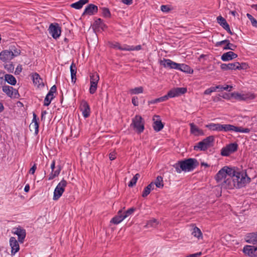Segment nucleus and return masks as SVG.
I'll return each mask as SVG.
<instances>
[{"label":"nucleus","mask_w":257,"mask_h":257,"mask_svg":"<svg viewBox=\"0 0 257 257\" xmlns=\"http://www.w3.org/2000/svg\"><path fill=\"white\" fill-rule=\"evenodd\" d=\"M233 178L226 179V189H231L234 188H241L246 184L250 183L251 179L248 176L246 170L240 171Z\"/></svg>","instance_id":"obj_1"},{"label":"nucleus","mask_w":257,"mask_h":257,"mask_svg":"<svg viewBox=\"0 0 257 257\" xmlns=\"http://www.w3.org/2000/svg\"><path fill=\"white\" fill-rule=\"evenodd\" d=\"M199 165V162L196 159L189 158L185 160L179 161L173 166L177 173H180L182 171L190 172L193 171Z\"/></svg>","instance_id":"obj_2"},{"label":"nucleus","mask_w":257,"mask_h":257,"mask_svg":"<svg viewBox=\"0 0 257 257\" xmlns=\"http://www.w3.org/2000/svg\"><path fill=\"white\" fill-rule=\"evenodd\" d=\"M186 87H176L171 89L168 93L161 97L158 98V103L167 100L169 98H173L180 96L187 92Z\"/></svg>","instance_id":"obj_3"},{"label":"nucleus","mask_w":257,"mask_h":257,"mask_svg":"<svg viewBox=\"0 0 257 257\" xmlns=\"http://www.w3.org/2000/svg\"><path fill=\"white\" fill-rule=\"evenodd\" d=\"M254 98L255 95L251 93L242 94L237 92L226 93V99L247 100L253 99Z\"/></svg>","instance_id":"obj_4"},{"label":"nucleus","mask_w":257,"mask_h":257,"mask_svg":"<svg viewBox=\"0 0 257 257\" xmlns=\"http://www.w3.org/2000/svg\"><path fill=\"white\" fill-rule=\"evenodd\" d=\"M214 141V137L213 136H210L197 143V145L194 147V150L195 151L199 150L200 151H205L212 146Z\"/></svg>","instance_id":"obj_5"},{"label":"nucleus","mask_w":257,"mask_h":257,"mask_svg":"<svg viewBox=\"0 0 257 257\" xmlns=\"http://www.w3.org/2000/svg\"><path fill=\"white\" fill-rule=\"evenodd\" d=\"M144 124L145 122L142 117L139 115H136L132 119L131 125L136 130L138 134H141L145 129Z\"/></svg>","instance_id":"obj_6"},{"label":"nucleus","mask_w":257,"mask_h":257,"mask_svg":"<svg viewBox=\"0 0 257 257\" xmlns=\"http://www.w3.org/2000/svg\"><path fill=\"white\" fill-rule=\"evenodd\" d=\"M67 182L64 179H62L58 183L54 191L53 200H57L62 196L65 191V188L67 186Z\"/></svg>","instance_id":"obj_7"},{"label":"nucleus","mask_w":257,"mask_h":257,"mask_svg":"<svg viewBox=\"0 0 257 257\" xmlns=\"http://www.w3.org/2000/svg\"><path fill=\"white\" fill-rule=\"evenodd\" d=\"M2 90L8 96L11 98H19L20 97L18 90L12 86L6 85H3Z\"/></svg>","instance_id":"obj_8"},{"label":"nucleus","mask_w":257,"mask_h":257,"mask_svg":"<svg viewBox=\"0 0 257 257\" xmlns=\"http://www.w3.org/2000/svg\"><path fill=\"white\" fill-rule=\"evenodd\" d=\"M48 30L50 34L55 39L58 38L61 33V28L58 23L51 24Z\"/></svg>","instance_id":"obj_9"},{"label":"nucleus","mask_w":257,"mask_h":257,"mask_svg":"<svg viewBox=\"0 0 257 257\" xmlns=\"http://www.w3.org/2000/svg\"><path fill=\"white\" fill-rule=\"evenodd\" d=\"M57 91V87L55 85L51 87L49 92L47 94L44 99V105L49 106L51 103V100L54 98V93H56Z\"/></svg>","instance_id":"obj_10"},{"label":"nucleus","mask_w":257,"mask_h":257,"mask_svg":"<svg viewBox=\"0 0 257 257\" xmlns=\"http://www.w3.org/2000/svg\"><path fill=\"white\" fill-rule=\"evenodd\" d=\"M243 252L250 257H257V246L246 245L244 246Z\"/></svg>","instance_id":"obj_11"},{"label":"nucleus","mask_w":257,"mask_h":257,"mask_svg":"<svg viewBox=\"0 0 257 257\" xmlns=\"http://www.w3.org/2000/svg\"><path fill=\"white\" fill-rule=\"evenodd\" d=\"M80 109L82 111L83 116L85 118H87L90 115V106L87 102L85 100H83L81 101L80 105Z\"/></svg>","instance_id":"obj_12"},{"label":"nucleus","mask_w":257,"mask_h":257,"mask_svg":"<svg viewBox=\"0 0 257 257\" xmlns=\"http://www.w3.org/2000/svg\"><path fill=\"white\" fill-rule=\"evenodd\" d=\"M153 119L154 120L153 124L154 130L157 132L161 131L163 128L164 124L162 122L160 116L155 115Z\"/></svg>","instance_id":"obj_13"},{"label":"nucleus","mask_w":257,"mask_h":257,"mask_svg":"<svg viewBox=\"0 0 257 257\" xmlns=\"http://www.w3.org/2000/svg\"><path fill=\"white\" fill-rule=\"evenodd\" d=\"M15 231L13 232L18 236V240L20 243H23L26 235L25 229L19 227L14 229Z\"/></svg>","instance_id":"obj_14"},{"label":"nucleus","mask_w":257,"mask_h":257,"mask_svg":"<svg viewBox=\"0 0 257 257\" xmlns=\"http://www.w3.org/2000/svg\"><path fill=\"white\" fill-rule=\"evenodd\" d=\"M9 50H5L2 51L0 53V59L5 62H9L13 59V54Z\"/></svg>","instance_id":"obj_15"},{"label":"nucleus","mask_w":257,"mask_h":257,"mask_svg":"<svg viewBox=\"0 0 257 257\" xmlns=\"http://www.w3.org/2000/svg\"><path fill=\"white\" fill-rule=\"evenodd\" d=\"M238 145L236 142L230 143L226 145V157L236 152L238 150Z\"/></svg>","instance_id":"obj_16"},{"label":"nucleus","mask_w":257,"mask_h":257,"mask_svg":"<svg viewBox=\"0 0 257 257\" xmlns=\"http://www.w3.org/2000/svg\"><path fill=\"white\" fill-rule=\"evenodd\" d=\"M160 64L166 68H169L170 69H176L177 68L178 63L172 61L170 59H167L164 58L163 60H161Z\"/></svg>","instance_id":"obj_17"},{"label":"nucleus","mask_w":257,"mask_h":257,"mask_svg":"<svg viewBox=\"0 0 257 257\" xmlns=\"http://www.w3.org/2000/svg\"><path fill=\"white\" fill-rule=\"evenodd\" d=\"M10 244L12 248L11 254L12 255H14L20 249L19 244L16 238L14 237H11L10 238Z\"/></svg>","instance_id":"obj_18"},{"label":"nucleus","mask_w":257,"mask_h":257,"mask_svg":"<svg viewBox=\"0 0 257 257\" xmlns=\"http://www.w3.org/2000/svg\"><path fill=\"white\" fill-rule=\"evenodd\" d=\"M98 12V7L96 5L93 4H89L85 8L83 13L82 14V16L85 15L86 14H88L89 15H93Z\"/></svg>","instance_id":"obj_19"},{"label":"nucleus","mask_w":257,"mask_h":257,"mask_svg":"<svg viewBox=\"0 0 257 257\" xmlns=\"http://www.w3.org/2000/svg\"><path fill=\"white\" fill-rule=\"evenodd\" d=\"M239 170L236 167L226 166V179L228 178H233L235 174H238L237 172Z\"/></svg>","instance_id":"obj_20"},{"label":"nucleus","mask_w":257,"mask_h":257,"mask_svg":"<svg viewBox=\"0 0 257 257\" xmlns=\"http://www.w3.org/2000/svg\"><path fill=\"white\" fill-rule=\"evenodd\" d=\"M33 120L32 122L30 124L29 127L30 131H32V127H34V133L35 135H37L39 133V124L38 122L39 118H37V116L35 113H33Z\"/></svg>","instance_id":"obj_21"},{"label":"nucleus","mask_w":257,"mask_h":257,"mask_svg":"<svg viewBox=\"0 0 257 257\" xmlns=\"http://www.w3.org/2000/svg\"><path fill=\"white\" fill-rule=\"evenodd\" d=\"M124 219L123 214H122V210H120L118 211L117 215L111 219L110 222L114 224H118Z\"/></svg>","instance_id":"obj_22"},{"label":"nucleus","mask_w":257,"mask_h":257,"mask_svg":"<svg viewBox=\"0 0 257 257\" xmlns=\"http://www.w3.org/2000/svg\"><path fill=\"white\" fill-rule=\"evenodd\" d=\"M190 132L192 134L196 136H203L204 133L203 131L199 129L194 123H190Z\"/></svg>","instance_id":"obj_23"},{"label":"nucleus","mask_w":257,"mask_h":257,"mask_svg":"<svg viewBox=\"0 0 257 257\" xmlns=\"http://www.w3.org/2000/svg\"><path fill=\"white\" fill-rule=\"evenodd\" d=\"M225 90V87L222 85H217L211 87L205 90L204 94L206 95H210L213 92H219Z\"/></svg>","instance_id":"obj_24"},{"label":"nucleus","mask_w":257,"mask_h":257,"mask_svg":"<svg viewBox=\"0 0 257 257\" xmlns=\"http://www.w3.org/2000/svg\"><path fill=\"white\" fill-rule=\"evenodd\" d=\"M177 68H176L177 70H179L188 74H192L193 73V70L189 66L185 64L178 63Z\"/></svg>","instance_id":"obj_25"},{"label":"nucleus","mask_w":257,"mask_h":257,"mask_svg":"<svg viewBox=\"0 0 257 257\" xmlns=\"http://www.w3.org/2000/svg\"><path fill=\"white\" fill-rule=\"evenodd\" d=\"M206 127L212 131H221L224 130L225 131V125L224 124H215V123H210L206 125Z\"/></svg>","instance_id":"obj_26"},{"label":"nucleus","mask_w":257,"mask_h":257,"mask_svg":"<svg viewBox=\"0 0 257 257\" xmlns=\"http://www.w3.org/2000/svg\"><path fill=\"white\" fill-rule=\"evenodd\" d=\"M256 232L249 233L246 235V236L245 237V240L247 242H248L249 243H252L253 244H255V240H256Z\"/></svg>","instance_id":"obj_27"},{"label":"nucleus","mask_w":257,"mask_h":257,"mask_svg":"<svg viewBox=\"0 0 257 257\" xmlns=\"http://www.w3.org/2000/svg\"><path fill=\"white\" fill-rule=\"evenodd\" d=\"M70 72L71 76V82L74 84L76 80V74L77 72V67L74 62H72L70 66Z\"/></svg>","instance_id":"obj_28"},{"label":"nucleus","mask_w":257,"mask_h":257,"mask_svg":"<svg viewBox=\"0 0 257 257\" xmlns=\"http://www.w3.org/2000/svg\"><path fill=\"white\" fill-rule=\"evenodd\" d=\"M5 77V84H6V82H7L9 84L11 85H15L17 83V80L16 78L11 74H5L4 75Z\"/></svg>","instance_id":"obj_29"},{"label":"nucleus","mask_w":257,"mask_h":257,"mask_svg":"<svg viewBox=\"0 0 257 257\" xmlns=\"http://www.w3.org/2000/svg\"><path fill=\"white\" fill-rule=\"evenodd\" d=\"M89 0H79V1L73 3L70 5V7L72 8H74L77 10H79L82 8L83 5L88 3Z\"/></svg>","instance_id":"obj_30"},{"label":"nucleus","mask_w":257,"mask_h":257,"mask_svg":"<svg viewBox=\"0 0 257 257\" xmlns=\"http://www.w3.org/2000/svg\"><path fill=\"white\" fill-rule=\"evenodd\" d=\"M94 27L95 29L100 28L101 29L104 30L105 28H107L106 25L103 22V21L100 18H98L95 20Z\"/></svg>","instance_id":"obj_31"},{"label":"nucleus","mask_w":257,"mask_h":257,"mask_svg":"<svg viewBox=\"0 0 257 257\" xmlns=\"http://www.w3.org/2000/svg\"><path fill=\"white\" fill-rule=\"evenodd\" d=\"M224 177H225V166L216 174L215 179L217 182H219Z\"/></svg>","instance_id":"obj_32"},{"label":"nucleus","mask_w":257,"mask_h":257,"mask_svg":"<svg viewBox=\"0 0 257 257\" xmlns=\"http://www.w3.org/2000/svg\"><path fill=\"white\" fill-rule=\"evenodd\" d=\"M56 168L57 169L56 170H55L54 172L52 171L50 174L49 175L48 180H51L56 177L58 176L61 170V167L60 165H59L57 166Z\"/></svg>","instance_id":"obj_33"},{"label":"nucleus","mask_w":257,"mask_h":257,"mask_svg":"<svg viewBox=\"0 0 257 257\" xmlns=\"http://www.w3.org/2000/svg\"><path fill=\"white\" fill-rule=\"evenodd\" d=\"M32 77L34 83H35L36 85H37L38 86H40L41 84L43 83L42 79L41 78L40 75L38 73H34L32 75Z\"/></svg>","instance_id":"obj_34"},{"label":"nucleus","mask_w":257,"mask_h":257,"mask_svg":"<svg viewBox=\"0 0 257 257\" xmlns=\"http://www.w3.org/2000/svg\"><path fill=\"white\" fill-rule=\"evenodd\" d=\"M154 183L155 186L158 188H162L164 186L163 178L160 176H158L157 177L155 182Z\"/></svg>","instance_id":"obj_35"},{"label":"nucleus","mask_w":257,"mask_h":257,"mask_svg":"<svg viewBox=\"0 0 257 257\" xmlns=\"http://www.w3.org/2000/svg\"><path fill=\"white\" fill-rule=\"evenodd\" d=\"M192 234L197 237V238L199 239L200 238H202V232L199 228H198L197 227H195L193 228V231L192 232Z\"/></svg>","instance_id":"obj_36"},{"label":"nucleus","mask_w":257,"mask_h":257,"mask_svg":"<svg viewBox=\"0 0 257 257\" xmlns=\"http://www.w3.org/2000/svg\"><path fill=\"white\" fill-rule=\"evenodd\" d=\"M237 57V55L232 51L226 52V61L234 59Z\"/></svg>","instance_id":"obj_37"},{"label":"nucleus","mask_w":257,"mask_h":257,"mask_svg":"<svg viewBox=\"0 0 257 257\" xmlns=\"http://www.w3.org/2000/svg\"><path fill=\"white\" fill-rule=\"evenodd\" d=\"M144 89L142 86L136 87L133 89H131L130 90V93L131 94H138L140 93H142L143 92Z\"/></svg>","instance_id":"obj_38"},{"label":"nucleus","mask_w":257,"mask_h":257,"mask_svg":"<svg viewBox=\"0 0 257 257\" xmlns=\"http://www.w3.org/2000/svg\"><path fill=\"white\" fill-rule=\"evenodd\" d=\"M238 66H239V62H237L226 64V70H236Z\"/></svg>","instance_id":"obj_39"},{"label":"nucleus","mask_w":257,"mask_h":257,"mask_svg":"<svg viewBox=\"0 0 257 257\" xmlns=\"http://www.w3.org/2000/svg\"><path fill=\"white\" fill-rule=\"evenodd\" d=\"M102 16L105 18H109L111 17V13L109 10L106 8H101Z\"/></svg>","instance_id":"obj_40"},{"label":"nucleus","mask_w":257,"mask_h":257,"mask_svg":"<svg viewBox=\"0 0 257 257\" xmlns=\"http://www.w3.org/2000/svg\"><path fill=\"white\" fill-rule=\"evenodd\" d=\"M4 67L9 73H13L14 70V65L12 62L4 64Z\"/></svg>","instance_id":"obj_41"},{"label":"nucleus","mask_w":257,"mask_h":257,"mask_svg":"<svg viewBox=\"0 0 257 257\" xmlns=\"http://www.w3.org/2000/svg\"><path fill=\"white\" fill-rule=\"evenodd\" d=\"M236 48V46L231 43L229 38L226 39V50H234Z\"/></svg>","instance_id":"obj_42"},{"label":"nucleus","mask_w":257,"mask_h":257,"mask_svg":"<svg viewBox=\"0 0 257 257\" xmlns=\"http://www.w3.org/2000/svg\"><path fill=\"white\" fill-rule=\"evenodd\" d=\"M9 50L10 52H12L11 53L13 54V58L18 56L20 54V50L19 49H17L14 46H11Z\"/></svg>","instance_id":"obj_43"},{"label":"nucleus","mask_w":257,"mask_h":257,"mask_svg":"<svg viewBox=\"0 0 257 257\" xmlns=\"http://www.w3.org/2000/svg\"><path fill=\"white\" fill-rule=\"evenodd\" d=\"M90 82L98 83L99 80V75L96 73H92L90 76Z\"/></svg>","instance_id":"obj_44"},{"label":"nucleus","mask_w":257,"mask_h":257,"mask_svg":"<svg viewBox=\"0 0 257 257\" xmlns=\"http://www.w3.org/2000/svg\"><path fill=\"white\" fill-rule=\"evenodd\" d=\"M98 83L90 82V86L89 87V91L91 94L95 93L97 88Z\"/></svg>","instance_id":"obj_45"},{"label":"nucleus","mask_w":257,"mask_h":257,"mask_svg":"<svg viewBox=\"0 0 257 257\" xmlns=\"http://www.w3.org/2000/svg\"><path fill=\"white\" fill-rule=\"evenodd\" d=\"M159 221L157 219H153L148 221L146 226L148 227H156Z\"/></svg>","instance_id":"obj_46"},{"label":"nucleus","mask_w":257,"mask_h":257,"mask_svg":"<svg viewBox=\"0 0 257 257\" xmlns=\"http://www.w3.org/2000/svg\"><path fill=\"white\" fill-rule=\"evenodd\" d=\"M226 31H227L231 36H232V37L231 38L232 40L234 39H236L237 35L231 31V30L230 29L229 25L227 24V23L226 22Z\"/></svg>","instance_id":"obj_47"},{"label":"nucleus","mask_w":257,"mask_h":257,"mask_svg":"<svg viewBox=\"0 0 257 257\" xmlns=\"http://www.w3.org/2000/svg\"><path fill=\"white\" fill-rule=\"evenodd\" d=\"M135 210H136V209L135 208L132 207V208L128 209V210H127L126 211H125L124 212H122V214H123V216H124V218H126L130 215L132 214Z\"/></svg>","instance_id":"obj_48"},{"label":"nucleus","mask_w":257,"mask_h":257,"mask_svg":"<svg viewBox=\"0 0 257 257\" xmlns=\"http://www.w3.org/2000/svg\"><path fill=\"white\" fill-rule=\"evenodd\" d=\"M217 22L222 27L225 29V19L219 16L217 18Z\"/></svg>","instance_id":"obj_49"},{"label":"nucleus","mask_w":257,"mask_h":257,"mask_svg":"<svg viewBox=\"0 0 257 257\" xmlns=\"http://www.w3.org/2000/svg\"><path fill=\"white\" fill-rule=\"evenodd\" d=\"M118 50L122 51H132V46H129L127 45H123V46H121V47L118 48Z\"/></svg>","instance_id":"obj_50"},{"label":"nucleus","mask_w":257,"mask_h":257,"mask_svg":"<svg viewBox=\"0 0 257 257\" xmlns=\"http://www.w3.org/2000/svg\"><path fill=\"white\" fill-rule=\"evenodd\" d=\"M151 192V190L150 189V188H148V186L144 188V191L142 193V197H146Z\"/></svg>","instance_id":"obj_51"},{"label":"nucleus","mask_w":257,"mask_h":257,"mask_svg":"<svg viewBox=\"0 0 257 257\" xmlns=\"http://www.w3.org/2000/svg\"><path fill=\"white\" fill-rule=\"evenodd\" d=\"M248 65L245 63H239V66L237 67L238 70H246L248 68Z\"/></svg>","instance_id":"obj_52"},{"label":"nucleus","mask_w":257,"mask_h":257,"mask_svg":"<svg viewBox=\"0 0 257 257\" xmlns=\"http://www.w3.org/2000/svg\"><path fill=\"white\" fill-rule=\"evenodd\" d=\"M172 9L170 8L169 6L168 5H162L161 7V10L163 12H169Z\"/></svg>","instance_id":"obj_53"},{"label":"nucleus","mask_w":257,"mask_h":257,"mask_svg":"<svg viewBox=\"0 0 257 257\" xmlns=\"http://www.w3.org/2000/svg\"><path fill=\"white\" fill-rule=\"evenodd\" d=\"M132 103L134 106H138L139 102H138V98L137 96H134L132 99Z\"/></svg>","instance_id":"obj_54"},{"label":"nucleus","mask_w":257,"mask_h":257,"mask_svg":"<svg viewBox=\"0 0 257 257\" xmlns=\"http://www.w3.org/2000/svg\"><path fill=\"white\" fill-rule=\"evenodd\" d=\"M22 66L21 65L19 64V65L17 66L16 69L15 74L16 75H18L22 72Z\"/></svg>","instance_id":"obj_55"},{"label":"nucleus","mask_w":257,"mask_h":257,"mask_svg":"<svg viewBox=\"0 0 257 257\" xmlns=\"http://www.w3.org/2000/svg\"><path fill=\"white\" fill-rule=\"evenodd\" d=\"M137 182V180L133 177L128 184V187H133L134 186H135Z\"/></svg>","instance_id":"obj_56"},{"label":"nucleus","mask_w":257,"mask_h":257,"mask_svg":"<svg viewBox=\"0 0 257 257\" xmlns=\"http://www.w3.org/2000/svg\"><path fill=\"white\" fill-rule=\"evenodd\" d=\"M109 158L110 160H114L116 158V153L115 152L110 153Z\"/></svg>","instance_id":"obj_57"},{"label":"nucleus","mask_w":257,"mask_h":257,"mask_svg":"<svg viewBox=\"0 0 257 257\" xmlns=\"http://www.w3.org/2000/svg\"><path fill=\"white\" fill-rule=\"evenodd\" d=\"M234 127H235L234 125L231 124H226V132L228 131H233Z\"/></svg>","instance_id":"obj_58"},{"label":"nucleus","mask_w":257,"mask_h":257,"mask_svg":"<svg viewBox=\"0 0 257 257\" xmlns=\"http://www.w3.org/2000/svg\"><path fill=\"white\" fill-rule=\"evenodd\" d=\"M36 164H34V165L31 168V169L29 170L30 174H34L36 171Z\"/></svg>","instance_id":"obj_59"},{"label":"nucleus","mask_w":257,"mask_h":257,"mask_svg":"<svg viewBox=\"0 0 257 257\" xmlns=\"http://www.w3.org/2000/svg\"><path fill=\"white\" fill-rule=\"evenodd\" d=\"M250 131L249 128H243L240 126V132L242 133H248Z\"/></svg>","instance_id":"obj_60"},{"label":"nucleus","mask_w":257,"mask_h":257,"mask_svg":"<svg viewBox=\"0 0 257 257\" xmlns=\"http://www.w3.org/2000/svg\"><path fill=\"white\" fill-rule=\"evenodd\" d=\"M142 49V46L139 45L136 46H132V51H139Z\"/></svg>","instance_id":"obj_61"},{"label":"nucleus","mask_w":257,"mask_h":257,"mask_svg":"<svg viewBox=\"0 0 257 257\" xmlns=\"http://www.w3.org/2000/svg\"><path fill=\"white\" fill-rule=\"evenodd\" d=\"M111 47L114 49H118V48L121 47L120 44L118 42H115L111 45Z\"/></svg>","instance_id":"obj_62"},{"label":"nucleus","mask_w":257,"mask_h":257,"mask_svg":"<svg viewBox=\"0 0 257 257\" xmlns=\"http://www.w3.org/2000/svg\"><path fill=\"white\" fill-rule=\"evenodd\" d=\"M133 0H121V2L126 5H131L133 4Z\"/></svg>","instance_id":"obj_63"},{"label":"nucleus","mask_w":257,"mask_h":257,"mask_svg":"<svg viewBox=\"0 0 257 257\" xmlns=\"http://www.w3.org/2000/svg\"><path fill=\"white\" fill-rule=\"evenodd\" d=\"M250 22L253 27L257 28V21L254 18L250 20Z\"/></svg>","instance_id":"obj_64"}]
</instances>
